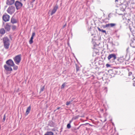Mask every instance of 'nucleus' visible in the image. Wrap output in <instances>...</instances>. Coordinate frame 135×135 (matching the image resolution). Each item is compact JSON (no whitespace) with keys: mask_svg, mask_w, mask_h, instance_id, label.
I'll return each instance as SVG.
<instances>
[{"mask_svg":"<svg viewBox=\"0 0 135 135\" xmlns=\"http://www.w3.org/2000/svg\"><path fill=\"white\" fill-rule=\"evenodd\" d=\"M3 41L4 48L6 50L8 49L10 45L9 38L7 37H5L3 38Z\"/></svg>","mask_w":135,"mask_h":135,"instance_id":"nucleus-1","label":"nucleus"},{"mask_svg":"<svg viewBox=\"0 0 135 135\" xmlns=\"http://www.w3.org/2000/svg\"><path fill=\"white\" fill-rule=\"evenodd\" d=\"M117 58L116 55L115 54H112L109 55L108 57V60L110 62H113Z\"/></svg>","mask_w":135,"mask_h":135,"instance_id":"nucleus-2","label":"nucleus"},{"mask_svg":"<svg viewBox=\"0 0 135 135\" xmlns=\"http://www.w3.org/2000/svg\"><path fill=\"white\" fill-rule=\"evenodd\" d=\"M13 59L16 64L18 65L21 60V55H17L13 58Z\"/></svg>","mask_w":135,"mask_h":135,"instance_id":"nucleus-3","label":"nucleus"},{"mask_svg":"<svg viewBox=\"0 0 135 135\" xmlns=\"http://www.w3.org/2000/svg\"><path fill=\"white\" fill-rule=\"evenodd\" d=\"M15 7L11 6L8 7L7 9L8 12L10 14H12L15 11Z\"/></svg>","mask_w":135,"mask_h":135,"instance_id":"nucleus-4","label":"nucleus"},{"mask_svg":"<svg viewBox=\"0 0 135 135\" xmlns=\"http://www.w3.org/2000/svg\"><path fill=\"white\" fill-rule=\"evenodd\" d=\"M15 5L16 8L17 10L21 8L23 5L22 4L18 1H16L15 3Z\"/></svg>","mask_w":135,"mask_h":135,"instance_id":"nucleus-5","label":"nucleus"},{"mask_svg":"<svg viewBox=\"0 0 135 135\" xmlns=\"http://www.w3.org/2000/svg\"><path fill=\"white\" fill-rule=\"evenodd\" d=\"M6 63L7 65L10 66H12L14 65L13 61L11 59H9L6 62Z\"/></svg>","mask_w":135,"mask_h":135,"instance_id":"nucleus-6","label":"nucleus"},{"mask_svg":"<svg viewBox=\"0 0 135 135\" xmlns=\"http://www.w3.org/2000/svg\"><path fill=\"white\" fill-rule=\"evenodd\" d=\"M58 8V5L56 4L55 6H54L53 9L52 10L50 14L51 16H52L53 14L55 13Z\"/></svg>","mask_w":135,"mask_h":135,"instance_id":"nucleus-7","label":"nucleus"},{"mask_svg":"<svg viewBox=\"0 0 135 135\" xmlns=\"http://www.w3.org/2000/svg\"><path fill=\"white\" fill-rule=\"evenodd\" d=\"M11 67L6 64L4 65V68L7 71H12L13 70Z\"/></svg>","mask_w":135,"mask_h":135,"instance_id":"nucleus-8","label":"nucleus"},{"mask_svg":"<svg viewBox=\"0 0 135 135\" xmlns=\"http://www.w3.org/2000/svg\"><path fill=\"white\" fill-rule=\"evenodd\" d=\"M10 16L7 15H3V19L5 22H7L9 20Z\"/></svg>","mask_w":135,"mask_h":135,"instance_id":"nucleus-9","label":"nucleus"},{"mask_svg":"<svg viewBox=\"0 0 135 135\" xmlns=\"http://www.w3.org/2000/svg\"><path fill=\"white\" fill-rule=\"evenodd\" d=\"M11 26L8 23H7L4 26V28L7 31H9L11 29Z\"/></svg>","mask_w":135,"mask_h":135,"instance_id":"nucleus-10","label":"nucleus"},{"mask_svg":"<svg viewBox=\"0 0 135 135\" xmlns=\"http://www.w3.org/2000/svg\"><path fill=\"white\" fill-rule=\"evenodd\" d=\"M116 25L115 23H111L106 24L105 26H103L104 28L108 27H113Z\"/></svg>","mask_w":135,"mask_h":135,"instance_id":"nucleus-11","label":"nucleus"},{"mask_svg":"<svg viewBox=\"0 0 135 135\" xmlns=\"http://www.w3.org/2000/svg\"><path fill=\"white\" fill-rule=\"evenodd\" d=\"M118 61L120 63H123V65L124 64H126V60L123 59L122 57H120L118 59Z\"/></svg>","mask_w":135,"mask_h":135,"instance_id":"nucleus-12","label":"nucleus"},{"mask_svg":"<svg viewBox=\"0 0 135 135\" xmlns=\"http://www.w3.org/2000/svg\"><path fill=\"white\" fill-rule=\"evenodd\" d=\"M14 2V0H7L6 3L8 5H11L13 4Z\"/></svg>","mask_w":135,"mask_h":135,"instance_id":"nucleus-13","label":"nucleus"},{"mask_svg":"<svg viewBox=\"0 0 135 135\" xmlns=\"http://www.w3.org/2000/svg\"><path fill=\"white\" fill-rule=\"evenodd\" d=\"M31 107L30 105L26 109V110L25 114V115H27L31 111Z\"/></svg>","mask_w":135,"mask_h":135,"instance_id":"nucleus-14","label":"nucleus"},{"mask_svg":"<svg viewBox=\"0 0 135 135\" xmlns=\"http://www.w3.org/2000/svg\"><path fill=\"white\" fill-rule=\"evenodd\" d=\"M11 22L12 24L16 23L17 22V21L16 19L13 17H12L11 19Z\"/></svg>","mask_w":135,"mask_h":135,"instance_id":"nucleus-15","label":"nucleus"},{"mask_svg":"<svg viewBox=\"0 0 135 135\" xmlns=\"http://www.w3.org/2000/svg\"><path fill=\"white\" fill-rule=\"evenodd\" d=\"M5 32V31L4 28H2L0 29V33L2 35L4 34Z\"/></svg>","mask_w":135,"mask_h":135,"instance_id":"nucleus-16","label":"nucleus"},{"mask_svg":"<svg viewBox=\"0 0 135 135\" xmlns=\"http://www.w3.org/2000/svg\"><path fill=\"white\" fill-rule=\"evenodd\" d=\"M54 134L52 132L50 131L47 132L44 135H54Z\"/></svg>","mask_w":135,"mask_h":135,"instance_id":"nucleus-17","label":"nucleus"},{"mask_svg":"<svg viewBox=\"0 0 135 135\" xmlns=\"http://www.w3.org/2000/svg\"><path fill=\"white\" fill-rule=\"evenodd\" d=\"M49 125L51 127H54L55 126V124L52 122L51 121L49 123Z\"/></svg>","mask_w":135,"mask_h":135,"instance_id":"nucleus-18","label":"nucleus"},{"mask_svg":"<svg viewBox=\"0 0 135 135\" xmlns=\"http://www.w3.org/2000/svg\"><path fill=\"white\" fill-rule=\"evenodd\" d=\"M97 28L98 30L99 31L102 32L103 33H105L106 34V31L105 30H104L103 29H101L99 27H98Z\"/></svg>","mask_w":135,"mask_h":135,"instance_id":"nucleus-19","label":"nucleus"},{"mask_svg":"<svg viewBox=\"0 0 135 135\" xmlns=\"http://www.w3.org/2000/svg\"><path fill=\"white\" fill-rule=\"evenodd\" d=\"M73 101V100H71L69 101H68L66 102V105L68 106L70 104H71V103Z\"/></svg>","mask_w":135,"mask_h":135,"instance_id":"nucleus-20","label":"nucleus"},{"mask_svg":"<svg viewBox=\"0 0 135 135\" xmlns=\"http://www.w3.org/2000/svg\"><path fill=\"white\" fill-rule=\"evenodd\" d=\"M13 67V70H16L18 69V67L17 66L15 65L14 64V65L12 66Z\"/></svg>","mask_w":135,"mask_h":135,"instance_id":"nucleus-21","label":"nucleus"},{"mask_svg":"<svg viewBox=\"0 0 135 135\" xmlns=\"http://www.w3.org/2000/svg\"><path fill=\"white\" fill-rule=\"evenodd\" d=\"M16 26L14 25L12 26V29L13 30H14L16 29Z\"/></svg>","mask_w":135,"mask_h":135,"instance_id":"nucleus-22","label":"nucleus"},{"mask_svg":"<svg viewBox=\"0 0 135 135\" xmlns=\"http://www.w3.org/2000/svg\"><path fill=\"white\" fill-rule=\"evenodd\" d=\"M66 83H64L62 85L61 87V89H62L63 88H64L65 85Z\"/></svg>","mask_w":135,"mask_h":135,"instance_id":"nucleus-23","label":"nucleus"},{"mask_svg":"<svg viewBox=\"0 0 135 135\" xmlns=\"http://www.w3.org/2000/svg\"><path fill=\"white\" fill-rule=\"evenodd\" d=\"M67 127L68 129H70L71 127V126L70 123H68L67 125Z\"/></svg>","mask_w":135,"mask_h":135,"instance_id":"nucleus-24","label":"nucleus"},{"mask_svg":"<svg viewBox=\"0 0 135 135\" xmlns=\"http://www.w3.org/2000/svg\"><path fill=\"white\" fill-rule=\"evenodd\" d=\"M44 86H43L42 87H41L40 89V92H41L43 91L44 90Z\"/></svg>","mask_w":135,"mask_h":135,"instance_id":"nucleus-25","label":"nucleus"},{"mask_svg":"<svg viewBox=\"0 0 135 135\" xmlns=\"http://www.w3.org/2000/svg\"><path fill=\"white\" fill-rule=\"evenodd\" d=\"M33 42V40L30 39L29 41V43L30 44H32Z\"/></svg>","mask_w":135,"mask_h":135,"instance_id":"nucleus-26","label":"nucleus"},{"mask_svg":"<svg viewBox=\"0 0 135 135\" xmlns=\"http://www.w3.org/2000/svg\"><path fill=\"white\" fill-rule=\"evenodd\" d=\"M35 32H33L32 33L31 36L33 37L35 36Z\"/></svg>","mask_w":135,"mask_h":135,"instance_id":"nucleus-27","label":"nucleus"},{"mask_svg":"<svg viewBox=\"0 0 135 135\" xmlns=\"http://www.w3.org/2000/svg\"><path fill=\"white\" fill-rule=\"evenodd\" d=\"M106 66L107 67H108L110 66V65L109 64H106Z\"/></svg>","mask_w":135,"mask_h":135,"instance_id":"nucleus-28","label":"nucleus"},{"mask_svg":"<svg viewBox=\"0 0 135 135\" xmlns=\"http://www.w3.org/2000/svg\"><path fill=\"white\" fill-rule=\"evenodd\" d=\"M5 115H4V117H3V120L4 121H5Z\"/></svg>","mask_w":135,"mask_h":135,"instance_id":"nucleus-29","label":"nucleus"},{"mask_svg":"<svg viewBox=\"0 0 135 135\" xmlns=\"http://www.w3.org/2000/svg\"><path fill=\"white\" fill-rule=\"evenodd\" d=\"M132 74V73L131 72H129V74H128L129 76L130 75Z\"/></svg>","mask_w":135,"mask_h":135,"instance_id":"nucleus-30","label":"nucleus"},{"mask_svg":"<svg viewBox=\"0 0 135 135\" xmlns=\"http://www.w3.org/2000/svg\"><path fill=\"white\" fill-rule=\"evenodd\" d=\"M60 108V107H58L57 108V109L55 110V111H56V110H59Z\"/></svg>","mask_w":135,"mask_h":135,"instance_id":"nucleus-31","label":"nucleus"},{"mask_svg":"<svg viewBox=\"0 0 135 135\" xmlns=\"http://www.w3.org/2000/svg\"><path fill=\"white\" fill-rule=\"evenodd\" d=\"M129 49V47H128L127 48V49H126V51H127V52H128V50Z\"/></svg>","mask_w":135,"mask_h":135,"instance_id":"nucleus-32","label":"nucleus"},{"mask_svg":"<svg viewBox=\"0 0 135 135\" xmlns=\"http://www.w3.org/2000/svg\"><path fill=\"white\" fill-rule=\"evenodd\" d=\"M72 120L73 119L71 120H70L69 121V123H70H70H71L72 122Z\"/></svg>","mask_w":135,"mask_h":135,"instance_id":"nucleus-33","label":"nucleus"},{"mask_svg":"<svg viewBox=\"0 0 135 135\" xmlns=\"http://www.w3.org/2000/svg\"><path fill=\"white\" fill-rule=\"evenodd\" d=\"M133 81L134 82H135V78H134L133 79Z\"/></svg>","mask_w":135,"mask_h":135,"instance_id":"nucleus-34","label":"nucleus"},{"mask_svg":"<svg viewBox=\"0 0 135 135\" xmlns=\"http://www.w3.org/2000/svg\"><path fill=\"white\" fill-rule=\"evenodd\" d=\"M33 37H31L30 39L33 40Z\"/></svg>","mask_w":135,"mask_h":135,"instance_id":"nucleus-35","label":"nucleus"},{"mask_svg":"<svg viewBox=\"0 0 135 135\" xmlns=\"http://www.w3.org/2000/svg\"><path fill=\"white\" fill-rule=\"evenodd\" d=\"M133 85L134 86H135V82L133 83Z\"/></svg>","mask_w":135,"mask_h":135,"instance_id":"nucleus-36","label":"nucleus"},{"mask_svg":"<svg viewBox=\"0 0 135 135\" xmlns=\"http://www.w3.org/2000/svg\"><path fill=\"white\" fill-rule=\"evenodd\" d=\"M52 131H55V129H52Z\"/></svg>","mask_w":135,"mask_h":135,"instance_id":"nucleus-37","label":"nucleus"},{"mask_svg":"<svg viewBox=\"0 0 135 135\" xmlns=\"http://www.w3.org/2000/svg\"><path fill=\"white\" fill-rule=\"evenodd\" d=\"M66 26V24H65L64 26H63V27L64 28Z\"/></svg>","mask_w":135,"mask_h":135,"instance_id":"nucleus-38","label":"nucleus"},{"mask_svg":"<svg viewBox=\"0 0 135 135\" xmlns=\"http://www.w3.org/2000/svg\"><path fill=\"white\" fill-rule=\"evenodd\" d=\"M80 126L79 127H78L77 128V129H79L80 128Z\"/></svg>","mask_w":135,"mask_h":135,"instance_id":"nucleus-39","label":"nucleus"},{"mask_svg":"<svg viewBox=\"0 0 135 135\" xmlns=\"http://www.w3.org/2000/svg\"><path fill=\"white\" fill-rule=\"evenodd\" d=\"M129 29L131 31V28H130V27H129Z\"/></svg>","mask_w":135,"mask_h":135,"instance_id":"nucleus-40","label":"nucleus"},{"mask_svg":"<svg viewBox=\"0 0 135 135\" xmlns=\"http://www.w3.org/2000/svg\"><path fill=\"white\" fill-rule=\"evenodd\" d=\"M35 1V0H32V2H33Z\"/></svg>","mask_w":135,"mask_h":135,"instance_id":"nucleus-41","label":"nucleus"},{"mask_svg":"<svg viewBox=\"0 0 135 135\" xmlns=\"http://www.w3.org/2000/svg\"><path fill=\"white\" fill-rule=\"evenodd\" d=\"M118 0H115V2H118Z\"/></svg>","mask_w":135,"mask_h":135,"instance_id":"nucleus-42","label":"nucleus"},{"mask_svg":"<svg viewBox=\"0 0 135 135\" xmlns=\"http://www.w3.org/2000/svg\"><path fill=\"white\" fill-rule=\"evenodd\" d=\"M78 70V69H76V70H77V71Z\"/></svg>","mask_w":135,"mask_h":135,"instance_id":"nucleus-43","label":"nucleus"},{"mask_svg":"<svg viewBox=\"0 0 135 135\" xmlns=\"http://www.w3.org/2000/svg\"><path fill=\"white\" fill-rule=\"evenodd\" d=\"M78 70V69H76V70H77V71Z\"/></svg>","mask_w":135,"mask_h":135,"instance_id":"nucleus-44","label":"nucleus"},{"mask_svg":"<svg viewBox=\"0 0 135 135\" xmlns=\"http://www.w3.org/2000/svg\"><path fill=\"white\" fill-rule=\"evenodd\" d=\"M125 6V7H126V5H124Z\"/></svg>","mask_w":135,"mask_h":135,"instance_id":"nucleus-45","label":"nucleus"},{"mask_svg":"<svg viewBox=\"0 0 135 135\" xmlns=\"http://www.w3.org/2000/svg\"><path fill=\"white\" fill-rule=\"evenodd\" d=\"M24 1H26V0H24Z\"/></svg>","mask_w":135,"mask_h":135,"instance_id":"nucleus-46","label":"nucleus"}]
</instances>
